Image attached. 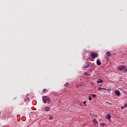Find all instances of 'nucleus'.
<instances>
[{
    "label": "nucleus",
    "mask_w": 127,
    "mask_h": 127,
    "mask_svg": "<svg viewBox=\"0 0 127 127\" xmlns=\"http://www.w3.org/2000/svg\"><path fill=\"white\" fill-rule=\"evenodd\" d=\"M85 104H86V101H84V102H83V105H85Z\"/></svg>",
    "instance_id": "21"
},
{
    "label": "nucleus",
    "mask_w": 127,
    "mask_h": 127,
    "mask_svg": "<svg viewBox=\"0 0 127 127\" xmlns=\"http://www.w3.org/2000/svg\"><path fill=\"white\" fill-rule=\"evenodd\" d=\"M46 91H47V89H44L43 90V93H45V92H46Z\"/></svg>",
    "instance_id": "16"
},
{
    "label": "nucleus",
    "mask_w": 127,
    "mask_h": 127,
    "mask_svg": "<svg viewBox=\"0 0 127 127\" xmlns=\"http://www.w3.org/2000/svg\"><path fill=\"white\" fill-rule=\"evenodd\" d=\"M88 100H89V101H92V98H91V96H89Z\"/></svg>",
    "instance_id": "17"
},
{
    "label": "nucleus",
    "mask_w": 127,
    "mask_h": 127,
    "mask_svg": "<svg viewBox=\"0 0 127 127\" xmlns=\"http://www.w3.org/2000/svg\"><path fill=\"white\" fill-rule=\"evenodd\" d=\"M92 96L93 97V98H95V97H96V94H92Z\"/></svg>",
    "instance_id": "18"
},
{
    "label": "nucleus",
    "mask_w": 127,
    "mask_h": 127,
    "mask_svg": "<svg viewBox=\"0 0 127 127\" xmlns=\"http://www.w3.org/2000/svg\"><path fill=\"white\" fill-rule=\"evenodd\" d=\"M107 56H111V53L110 52H107L106 53Z\"/></svg>",
    "instance_id": "10"
},
{
    "label": "nucleus",
    "mask_w": 127,
    "mask_h": 127,
    "mask_svg": "<svg viewBox=\"0 0 127 127\" xmlns=\"http://www.w3.org/2000/svg\"><path fill=\"white\" fill-rule=\"evenodd\" d=\"M51 99L50 98H48L47 96H43V102L44 104H46L47 102H51Z\"/></svg>",
    "instance_id": "1"
},
{
    "label": "nucleus",
    "mask_w": 127,
    "mask_h": 127,
    "mask_svg": "<svg viewBox=\"0 0 127 127\" xmlns=\"http://www.w3.org/2000/svg\"><path fill=\"white\" fill-rule=\"evenodd\" d=\"M89 66L90 65L89 64H87L86 66H84V68H89Z\"/></svg>",
    "instance_id": "13"
},
{
    "label": "nucleus",
    "mask_w": 127,
    "mask_h": 127,
    "mask_svg": "<svg viewBox=\"0 0 127 127\" xmlns=\"http://www.w3.org/2000/svg\"><path fill=\"white\" fill-rule=\"evenodd\" d=\"M124 107H127V104H125V105H124Z\"/></svg>",
    "instance_id": "20"
},
{
    "label": "nucleus",
    "mask_w": 127,
    "mask_h": 127,
    "mask_svg": "<svg viewBox=\"0 0 127 127\" xmlns=\"http://www.w3.org/2000/svg\"><path fill=\"white\" fill-rule=\"evenodd\" d=\"M96 63H97V65H98V66H100V65H101L102 64L101 62H100V60H99V59H97L96 60Z\"/></svg>",
    "instance_id": "5"
},
{
    "label": "nucleus",
    "mask_w": 127,
    "mask_h": 127,
    "mask_svg": "<svg viewBox=\"0 0 127 127\" xmlns=\"http://www.w3.org/2000/svg\"><path fill=\"white\" fill-rule=\"evenodd\" d=\"M106 118L107 120L110 121V120H111V115L110 114L107 115Z\"/></svg>",
    "instance_id": "7"
},
{
    "label": "nucleus",
    "mask_w": 127,
    "mask_h": 127,
    "mask_svg": "<svg viewBox=\"0 0 127 127\" xmlns=\"http://www.w3.org/2000/svg\"><path fill=\"white\" fill-rule=\"evenodd\" d=\"M54 119V118L51 116H50L49 120H52Z\"/></svg>",
    "instance_id": "12"
},
{
    "label": "nucleus",
    "mask_w": 127,
    "mask_h": 127,
    "mask_svg": "<svg viewBox=\"0 0 127 127\" xmlns=\"http://www.w3.org/2000/svg\"><path fill=\"white\" fill-rule=\"evenodd\" d=\"M97 83H98V84H100V83H103V80H102V79H99V80L97 81Z\"/></svg>",
    "instance_id": "9"
},
{
    "label": "nucleus",
    "mask_w": 127,
    "mask_h": 127,
    "mask_svg": "<svg viewBox=\"0 0 127 127\" xmlns=\"http://www.w3.org/2000/svg\"><path fill=\"white\" fill-rule=\"evenodd\" d=\"M100 126H101V127H105V123H101Z\"/></svg>",
    "instance_id": "15"
},
{
    "label": "nucleus",
    "mask_w": 127,
    "mask_h": 127,
    "mask_svg": "<svg viewBox=\"0 0 127 127\" xmlns=\"http://www.w3.org/2000/svg\"><path fill=\"white\" fill-rule=\"evenodd\" d=\"M118 70H120V71H123V70H124L125 72H127V68L126 69V66L124 65L118 67Z\"/></svg>",
    "instance_id": "2"
},
{
    "label": "nucleus",
    "mask_w": 127,
    "mask_h": 127,
    "mask_svg": "<svg viewBox=\"0 0 127 127\" xmlns=\"http://www.w3.org/2000/svg\"><path fill=\"white\" fill-rule=\"evenodd\" d=\"M91 56L93 59H95V58H97V57H98V54L92 53L91 54Z\"/></svg>",
    "instance_id": "3"
},
{
    "label": "nucleus",
    "mask_w": 127,
    "mask_h": 127,
    "mask_svg": "<svg viewBox=\"0 0 127 127\" xmlns=\"http://www.w3.org/2000/svg\"><path fill=\"white\" fill-rule=\"evenodd\" d=\"M115 93L117 96H121V92H120V91L119 90H116L115 91Z\"/></svg>",
    "instance_id": "4"
},
{
    "label": "nucleus",
    "mask_w": 127,
    "mask_h": 127,
    "mask_svg": "<svg viewBox=\"0 0 127 127\" xmlns=\"http://www.w3.org/2000/svg\"><path fill=\"white\" fill-rule=\"evenodd\" d=\"M93 123L94 124V125H97L98 124V122L97 121V120L94 119L93 120Z\"/></svg>",
    "instance_id": "8"
},
{
    "label": "nucleus",
    "mask_w": 127,
    "mask_h": 127,
    "mask_svg": "<svg viewBox=\"0 0 127 127\" xmlns=\"http://www.w3.org/2000/svg\"><path fill=\"white\" fill-rule=\"evenodd\" d=\"M45 112H50V108L48 107H46L45 108Z\"/></svg>",
    "instance_id": "6"
},
{
    "label": "nucleus",
    "mask_w": 127,
    "mask_h": 127,
    "mask_svg": "<svg viewBox=\"0 0 127 127\" xmlns=\"http://www.w3.org/2000/svg\"><path fill=\"white\" fill-rule=\"evenodd\" d=\"M125 108V106L121 107L122 110H124Z\"/></svg>",
    "instance_id": "19"
},
{
    "label": "nucleus",
    "mask_w": 127,
    "mask_h": 127,
    "mask_svg": "<svg viewBox=\"0 0 127 127\" xmlns=\"http://www.w3.org/2000/svg\"><path fill=\"white\" fill-rule=\"evenodd\" d=\"M101 90H106L105 88H102V87H99V88L97 89V90L98 91H100Z\"/></svg>",
    "instance_id": "11"
},
{
    "label": "nucleus",
    "mask_w": 127,
    "mask_h": 127,
    "mask_svg": "<svg viewBox=\"0 0 127 127\" xmlns=\"http://www.w3.org/2000/svg\"><path fill=\"white\" fill-rule=\"evenodd\" d=\"M64 86L65 87H68V86H69V83H66L65 84H64Z\"/></svg>",
    "instance_id": "14"
},
{
    "label": "nucleus",
    "mask_w": 127,
    "mask_h": 127,
    "mask_svg": "<svg viewBox=\"0 0 127 127\" xmlns=\"http://www.w3.org/2000/svg\"><path fill=\"white\" fill-rule=\"evenodd\" d=\"M85 106H87V105H85Z\"/></svg>",
    "instance_id": "22"
}]
</instances>
